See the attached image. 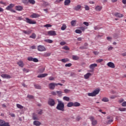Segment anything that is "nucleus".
Segmentation results:
<instances>
[{
	"mask_svg": "<svg viewBox=\"0 0 126 126\" xmlns=\"http://www.w3.org/2000/svg\"><path fill=\"white\" fill-rule=\"evenodd\" d=\"M122 107H126V101H124L122 103Z\"/></svg>",
	"mask_w": 126,
	"mask_h": 126,
	"instance_id": "obj_53",
	"label": "nucleus"
},
{
	"mask_svg": "<svg viewBox=\"0 0 126 126\" xmlns=\"http://www.w3.org/2000/svg\"><path fill=\"white\" fill-rule=\"evenodd\" d=\"M67 107H68V108L73 107V102H68L67 104Z\"/></svg>",
	"mask_w": 126,
	"mask_h": 126,
	"instance_id": "obj_25",
	"label": "nucleus"
},
{
	"mask_svg": "<svg viewBox=\"0 0 126 126\" xmlns=\"http://www.w3.org/2000/svg\"><path fill=\"white\" fill-rule=\"evenodd\" d=\"M48 35L49 36H56L57 35V32L55 31H49L47 32Z\"/></svg>",
	"mask_w": 126,
	"mask_h": 126,
	"instance_id": "obj_8",
	"label": "nucleus"
},
{
	"mask_svg": "<svg viewBox=\"0 0 126 126\" xmlns=\"http://www.w3.org/2000/svg\"><path fill=\"white\" fill-rule=\"evenodd\" d=\"M70 91V90L68 89H65L64 90V93H69V92Z\"/></svg>",
	"mask_w": 126,
	"mask_h": 126,
	"instance_id": "obj_60",
	"label": "nucleus"
},
{
	"mask_svg": "<svg viewBox=\"0 0 126 126\" xmlns=\"http://www.w3.org/2000/svg\"><path fill=\"white\" fill-rule=\"evenodd\" d=\"M16 9L19 11H21V10L23 9V7L20 5L16 6Z\"/></svg>",
	"mask_w": 126,
	"mask_h": 126,
	"instance_id": "obj_21",
	"label": "nucleus"
},
{
	"mask_svg": "<svg viewBox=\"0 0 126 126\" xmlns=\"http://www.w3.org/2000/svg\"><path fill=\"white\" fill-rule=\"evenodd\" d=\"M89 119L90 120L91 122H92V126H95L97 125V124H98V122L95 119L94 117L90 116L89 117Z\"/></svg>",
	"mask_w": 126,
	"mask_h": 126,
	"instance_id": "obj_3",
	"label": "nucleus"
},
{
	"mask_svg": "<svg viewBox=\"0 0 126 126\" xmlns=\"http://www.w3.org/2000/svg\"><path fill=\"white\" fill-rule=\"evenodd\" d=\"M56 109L59 111L64 112V103L63 101L59 100Z\"/></svg>",
	"mask_w": 126,
	"mask_h": 126,
	"instance_id": "obj_1",
	"label": "nucleus"
},
{
	"mask_svg": "<svg viewBox=\"0 0 126 126\" xmlns=\"http://www.w3.org/2000/svg\"><path fill=\"white\" fill-rule=\"evenodd\" d=\"M81 7L82 6H81L80 4H78L77 6H75L73 8L74 10H76V11H77L78 10H79V9H81Z\"/></svg>",
	"mask_w": 126,
	"mask_h": 126,
	"instance_id": "obj_16",
	"label": "nucleus"
},
{
	"mask_svg": "<svg viewBox=\"0 0 126 126\" xmlns=\"http://www.w3.org/2000/svg\"><path fill=\"white\" fill-rule=\"evenodd\" d=\"M81 120V117H80V116H77L76 118V121H77V122H79V121H80Z\"/></svg>",
	"mask_w": 126,
	"mask_h": 126,
	"instance_id": "obj_49",
	"label": "nucleus"
},
{
	"mask_svg": "<svg viewBox=\"0 0 126 126\" xmlns=\"http://www.w3.org/2000/svg\"><path fill=\"white\" fill-rule=\"evenodd\" d=\"M34 126H41V122L35 120L33 122V123Z\"/></svg>",
	"mask_w": 126,
	"mask_h": 126,
	"instance_id": "obj_18",
	"label": "nucleus"
},
{
	"mask_svg": "<svg viewBox=\"0 0 126 126\" xmlns=\"http://www.w3.org/2000/svg\"><path fill=\"white\" fill-rule=\"evenodd\" d=\"M44 42H46V43H49V44H52L53 43V40L51 39H45Z\"/></svg>",
	"mask_w": 126,
	"mask_h": 126,
	"instance_id": "obj_33",
	"label": "nucleus"
},
{
	"mask_svg": "<svg viewBox=\"0 0 126 126\" xmlns=\"http://www.w3.org/2000/svg\"><path fill=\"white\" fill-rule=\"evenodd\" d=\"M43 27H52V25H51L50 24H47L45 25H44Z\"/></svg>",
	"mask_w": 126,
	"mask_h": 126,
	"instance_id": "obj_50",
	"label": "nucleus"
},
{
	"mask_svg": "<svg viewBox=\"0 0 126 126\" xmlns=\"http://www.w3.org/2000/svg\"><path fill=\"white\" fill-rule=\"evenodd\" d=\"M49 80H51V81L55 80V78H54L53 77H52V76L49 77Z\"/></svg>",
	"mask_w": 126,
	"mask_h": 126,
	"instance_id": "obj_59",
	"label": "nucleus"
},
{
	"mask_svg": "<svg viewBox=\"0 0 126 126\" xmlns=\"http://www.w3.org/2000/svg\"><path fill=\"white\" fill-rule=\"evenodd\" d=\"M70 4V0H65L64 2V5H69Z\"/></svg>",
	"mask_w": 126,
	"mask_h": 126,
	"instance_id": "obj_24",
	"label": "nucleus"
},
{
	"mask_svg": "<svg viewBox=\"0 0 126 126\" xmlns=\"http://www.w3.org/2000/svg\"><path fill=\"white\" fill-rule=\"evenodd\" d=\"M72 65V64L71 63H69L65 64V67H70Z\"/></svg>",
	"mask_w": 126,
	"mask_h": 126,
	"instance_id": "obj_43",
	"label": "nucleus"
},
{
	"mask_svg": "<svg viewBox=\"0 0 126 126\" xmlns=\"http://www.w3.org/2000/svg\"><path fill=\"white\" fill-rule=\"evenodd\" d=\"M28 60H29L30 62H32V57H30L28 58Z\"/></svg>",
	"mask_w": 126,
	"mask_h": 126,
	"instance_id": "obj_64",
	"label": "nucleus"
},
{
	"mask_svg": "<svg viewBox=\"0 0 126 126\" xmlns=\"http://www.w3.org/2000/svg\"><path fill=\"white\" fill-rule=\"evenodd\" d=\"M26 20L28 23H30V24H32V21H31V20H30L29 18H26Z\"/></svg>",
	"mask_w": 126,
	"mask_h": 126,
	"instance_id": "obj_37",
	"label": "nucleus"
},
{
	"mask_svg": "<svg viewBox=\"0 0 126 126\" xmlns=\"http://www.w3.org/2000/svg\"><path fill=\"white\" fill-rule=\"evenodd\" d=\"M22 32L25 34H27L28 35H29V34H31V32H32L31 30H28V31L23 30Z\"/></svg>",
	"mask_w": 126,
	"mask_h": 126,
	"instance_id": "obj_22",
	"label": "nucleus"
},
{
	"mask_svg": "<svg viewBox=\"0 0 126 126\" xmlns=\"http://www.w3.org/2000/svg\"><path fill=\"white\" fill-rule=\"evenodd\" d=\"M101 101L103 102H109V99L107 97H103Z\"/></svg>",
	"mask_w": 126,
	"mask_h": 126,
	"instance_id": "obj_36",
	"label": "nucleus"
},
{
	"mask_svg": "<svg viewBox=\"0 0 126 126\" xmlns=\"http://www.w3.org/2000/svg\"><path fill=\"white\" fill-rule=\"evenodd\" d=\"M45 57H50V56H51V53H46L45 54Z\"/></svg>",
	"mask_w": 126,
	"mask_h": 126,
	"instance_id": "obj_62",
	"label": "nucleus"
},
{
	"mask_svg": "<svg viewBox=\"0 0 126 126\" xmlns=\"http://www.w3.org/2000/svg\"><path fill=\"white\" fill-rule=\"evenodd\" d=\"M61 62L62 63H67V62H69V59L67 58L63 59L61 60Z\"/></svg>",
	"mask_w": 126,
	"mask_h": 126,
	"instance_id": "obj_26",
	"label": "nucleus"
},
{
	"mask_svg": "<svg viewBox=\"0 0 126 126\" xmlns=\"http://www.w3.org/2000/svg\"><path fill=\"white\" fill-rule=\"evenodd\" d=\"M125 100L123 98H121L119 100V103H123Z\"/></svg>",
	"mask_w": 126,
	"mask_h": 126,
	"instance_id": "obj_56",
	"label": "nucleus"
},
{
	"mask_svg": "<svg viewBox=\"0 0 126 126\" xmlns=\"http://www.w3.org/2000/svg\"><path fill=\"white\" fill-rule=\"evenodd\" d=\"M94 30H100V29H101V28L99 27V26H94Z\"/></svg>",
	"mask_w": 126,
	"mask_h": 126,
	"instance_id": "obj_38",
	"label": "nucleus"
},
{
	"mask_svg": "<svg viewBox=\"0 0 126 126\" xmlns=\"http://www.w3.org/2000/svg\"><path fill=\"white\" fill-rule=\"evenodd\" d=\"M18 65L20 66V67H23L24 66V63H23V61L20 60L18 63H17Z\"/></svg>",
	"mask_w": 126,
	"mask_h": 126,
	"instance_id": "obj_14",
	"label": "nucleus"
},
{
	"mask_svg": "<svg viewBox=\"0 0 126 126\" xmlns=\"http://www.w3.org/2000/svg\"><path fill=\"white\" fill-rule=\"evenodd\" d=\"M34 86L36 89H41V88L40 86L38 84H34Z\"/></svg>",
	"mask_w": 126,
	"mask_h": 126,
	"instance_id": "obj_34",
	"label": "nucleus"
},
{
	"mask_svg": "<svg viewBox=\"0 0 126 126\" xmlns=\"http://www.w3.org/2000/svg\"><path fill=\"white\" fill-rule=\"evenodd\" d=\"M38 17H40V15L36 13H33L32 14V18H38Z\"/></svg>",
	"mask_w": 126,
	"mask_h": 126,
	"instance_id": "obj_23",
	"label": "nucleus"
},
{
	"mask_svg": "<svg viewBox=\"0 0 126 126\" xmlns=\"http://www.w3.org/2000/svg\"><path fill=\"white\" fill-rule=\"evenodd\" d=\"M32 119L34 121H38L39 120V116H38V114L36 113H33L32 114Z\"/></svg>",
	"mask_w": 126,
	"mask_h": 126,
	"instance_id": "obj_9",
	"label": "nucleus"
},
{
	"mask_svg": "<svg viewBox=\"0 0 126 126\" xmlns=\"http://www.w3.org/2000/svg\"><path fill=\"white\" fill-rule=\"evenodd\" d=\"M80 106V103L78 102H75L73 103V107H79Z\"/></svg>",
	"mask_w": 126,
	"mask_h": 126,
	"instance_id": "obj_27",
	"label": "nucleus"
},
{
	"mask_svg": "<svg viewBox=\"0 0 126 126\" xmlns=\"http://www.w3.org/2000/svg\"><path fill=\"white\" fill-rule=\"evenodd\" d=\"M56 84H57V83H51L49 84V88L51 90H54V89H55V88L56 87V86H57V85H56Z\"/></svg>",
	"mask_w": 126,
	"mask_h": 126,
	"instance_id": "obj_6",
	"label": "nucleus"
},
{
	"mask_svg": "<svg viewBox=\"0 0 126 126\" xmlns=\"http://www.w3.org/2000/svg\"><path fill=\"white\" fill-rule=\"evenodd\" d=\"M83 24H84V25L86 26H89V23L87 22H84Z\"/></svg>",
	"mask_w": 126,
	"mask_h": 126,
	"instance_id": "obj_54",
	"label": "nucleus"
},
{
	"mask_svg": "<svg viewBox=\"0 0 126 126\" xmlns=\"http://www.w3.org/2000/svg\"><path fill=\"white\" fill-rule=\"evenodd\" d=\"M61 1H63V0H56L55 2V3L56 4L58 3H60Z\"/></svg>",
	"mask_w": 126,
	"mask_h": 126,
	"instance_id": "obj_48",
	"label": "nucleus"
},
{
	"mask_svg": "<svg viewBox=\"0 0 126 126\" xmlns=\"http://www.w3.org/2000/svg\"><path fill=\"white\" fill-rule=\"evenodd\" d=\"M48 74L44 73V74H41L37 76L38 78H41L43 77H46V76H47Z\"/></svg>",
	"mask_w": 126,
	"mask_h": 126,
	"instance_id": "obj_20",
	"label": "nucleus"
},
{
	"mask_svg": "<svg viewBox=\"0 0 126 126\" xmlns=\"http://www.w3.org/2000/svg\"><path fill=\"white\" fill-rule=\"evenodd\" d=\"M65 29H66V25L63 24L61 27V30L64 31Z\"/></svg>",
	"mask_w": 126,
	"mask_h": 126,
	"instance_id": "obj_30",
	"label": "nucleus"
},
{
	"mask_svg": "<svg viewBox=\"0 0 126 126\" xmlns=\"http://www.w3.org/2000/svg\"><path fill=\"white\" fill-rule=\"evenodd\" d=\"M99 92H100L99 90H95L92 93H88V96H90L94 97V96H96V95H98V94H99Z\"/></svg>",
	"mask_w": 126,
	"mask_h": 126,
	"instance_id": "obj_2",
	"label": "nucleus"
},
{
	"mask_svg": "<svg viewBox=\"0 0 126 126\" xmlns=\"http://www.w3.org/2000/svg\"><path fill=\"white\" fill-rule=\"evenodd\" d=\"M72 59L74 61H78V60H79V57L77 56L73 55L72 56Z\"/></svg>",
	"mask_w": 126,
	"mask_h": 126,
	"instance_id": "obj_28",
	"label": "nucleus"
},
{
	"mask_svg": "<svg viewBox=\"0 0 126 126\" xmlns=\"http://www.w3.org/2000/svg\"><path fill=\"white\" fill-rule=\"evenodd\" d=\"M37 50L39 52H44L46 51V48H45L44 46L39 45L38 46Z\"/></svg>",
	"mask_w": 126,
	"mask_h": 126,
	"instance_id": "obj_7",
	"label": "nucleus"
},
{
	"mask_svg": "<svg viewBox=\"0 0 126 126\" xmlns=\"http://www.w3.org/2000/svg\"><path fill=\"white\" fill-rule=\"evenodd\" d=\"M48 104L49 105V106H51V107H53V106H55L56 105V101H55V100L52 98H50L48 100Z\"/></svg>",
	"mask_w": 126,
	"mask_h": 126,
	"instance_id": "obj_4",
	"label": "nucleus"
},
{
	"mask_svg": "<svg viewBox=\"0 0 126 126\" xmlns=\"http://www.w3.org/2000/svg\"><path fill=\"white\" fill-rule=\"evenodd\" d=\"M32 62H34V63H38L39 62V60L37 58H32Z\"/></svg>",
	"mask_w": 126,
	"mask_h": 126,
	"instance_id": "obj_44",
	"label": "nucleus"
},
{
	"mask_svg": "<svg viewBox=\"0 0 126 126\" xmlns=\"http://www.w3.org/2000/svg\"><path fill=\"white\" fill-rule=\"evenodd\" d=\"M119 110L120 111V112H125L126 111V108H119Z\"/></svg>",
	"mask_w": 126,
	"mask_h": 126,
	"instance_id": "obj_41",
	"label": "nucleus"
},
{
	"mask_svg": "<svg viewBox=\"0 0 126 126\" xmlns=\"http://www.w3.org/2000/svg\"><path fill=\"white\" fill-rule=\"evenodd\" d=\"M56 93L58 94V96H62V94H63V92L61 91H56Z\"/></svg>",
	"mask_w": 126,
	"mask_h": 126,
	"instance_id": "obj_39",
	"label": "nucleus"
},
{
	"mask_svg": "<svg viewBox=\"0 0 126 126\" xmlns=\"http://www.w3.org/2000/svg\"><path fill=\"white\" fill-rule=\"evenodd\" d=\"M16 106H17V108H18V109H20L21 110V109H23V108H24L23 106H22L19 104H17Z\"/></svg>",
	"mask_w": 126,
	"mask_h": 126,
	"instance_id": "obj_35",
	"label": "nucleus"
},
{
	"mask_svg": "<svg viewBox=\"0 0 126 126\" xmlns=\"http://www.w3.org/2000/svg\"><path fill=\"white\" fill-rule=\"evenodd\" d=\"M63 100H64V101H66L67 102H69V100H70V98H69V97L67 96H64L63 97Z\"/></svg>",
	"mask_w": 126,
	"mask_h": 126,
	"instance_id": "obj_29",
	"label": "nucleus"
},
{
	"mask_svg": "<svg viewBox=\"0 0 126 126\" xmlns=\"http://www.w3.org/2000/svg\"><path fill=\"white\" fill-rule=\"evenodd\" d=\"M71 26H75V25H76V21L72 20L71 21Z\"/></svg>",
	"mask_w": 126,
	"mask_h": 126,
	"instance_id": "obj_31",
	"label": "nucleus"
},
{
	"mask_svg": "<svg viewBox=\"0 0 126 126\" xmlns=\"http://www.w3.org/2000/svg\"><path fill=\"white\" fill-rule=\"evenodd\" d=\"M102 8H103V6H99V5H97L95 7V10L96 11H101V10H102Z\"/></svg>",
	"mask_w": 126,
	"mask_h": 126,
	"instance_id": "obj_15",
	"label": "nucleus"
},
{
	"mask_svg": "<svg viewBox=\"0 0 126 126\" xmlns=\"http://www.w3.org/2000/svg\"><path fill=\"white\" fill-rule=\"evenodd\" d=\"M51 94H52V95H53V96H56L57 95V92H51Z\"/></svg>",
	"mask_w": 126,
	"mask_h": 126,
	"instance_id": "obj_55",
	"label": "nucleus"
},
{
	"mask_svg": "<svg viewBox=\"0 0 126 126\" xmlns=\"http://www.w3.org/2000/svg\"><path fill=\"white\" fill-rule=\"evenodd\" d=\"M14 7V4L11 3L6 8V10H11Z\"/></svg>",
	"mask_w": 126,
	"mask_h": 126,
	"instance_id": "obj_13",
	"label": "nucleus"
},
{
	"mask_svg": "<svg viewBox=\"0 0 126 126\" xmlns=\"http://www.w3.org/2000/svg\"><path fill=\"white\" fill-rule=\"evenodd\" d=\"M1 76L2 77V78H6V79L11 78V76H10V75L6 74H3L1 75Z\"/></svg>",
	"mask_w": 126,
	"mask_h": 126,
	"instance_id": "obj_10",
	"label": "nucleus"
},
{
	"mask_svg": "<svg viewBox=\"0 0 126 126\" xmlns=\"http://www.w3.org/2000/svg\"><path fill=\"white\" fill-rule=\"evenodd\" d=\"M98 65L97 63H93L89 66V68L91 69V70L90 71V72H93L94 71V69L97 67Z\"/></svg>",
	"mask_w": 126,
	"mask_h": 126,
	"instance_id": "obj_5",
	"label": "nucleus"
},
{
	"mask_svg": "<svg viewBox=\"0 0 126 126\" xmlns=\"http://www.w3.org/2000/svg\"><path fill=\"white\" fill-rule=\"evenodd\" d=\"M75 32L77 33V34H81V33H82V32L80 30H76Z\"/></svg>",
	"mask_w": 126,
	"mask_h": 126,
	"instance_id": "obj_42",
	"label": "nucleus"
},
{
	"mask_svg": "<svg viewBox=\"0 0 126 126\" xmlns=\"http://www.w3.org/2000/svg\"><path fill=\"white\" fill-rule=\"evenodd\" d=\"M79 28L83 32H84V31H85L86 29H87V27H80Z\"/></svg>",
	"mask_w": 126,
	"mask_h": 126,
	"instance_id": "obj_32",
	"label": "nucleus"
},
{
	"mask_svg": "<svg viewBox=\"0 0 126 126\" xmlns=\"http://www.w3.org/2000/svg\"><path fill=\"white\" fill-rule=\"evenodd\" d=\"M4 123V121L0 119V126H2Z\"/></svg>",
	"mask_w": 126,
	"mask_h": 126,
	"instance_id": "obj_52",
	"label": "nucleus"
},
{
	"mask_svg": "<svg viewBox=\"0 0 126 126\" xmlns=\"http://www.w3.org/2000/svg\"><path fill=\"white\" fill-rule=\"evenodd\" d=\"M35 38H36V34H35V33H32V38L35 39Z\"/></svg>",
	"mask_w": 126,
	"mask_h": 126,
	"instance_id": "obj_63",
	"label": "nucleus"
},
{
	"mask_svg": "<svg viewBox=\"0 0 126 126\" xmlns=\"http://www.w3.org/2000/svg\"><path fill=\"white\" fill-rule=\"evenodd\" d=\"M85 8L86 10H89L90 8H89V6H88V5H86L85 6Z\"/></svg>",
	"mask_w": 126,
	"mask_h": 126,
	"instance_id": "obj_61",
	"label": "nucleus"
},
{
	"mask_svg": "<svg viewBox=\"0 0 126 126\" xmlns=\"http://www.w3.org/2000/svg\"><path fill=\"white\" fill-rule=\"evenodd\" d=\"M37 114H38V115H42V114H43V110L39 109L37 110Z\"/></svg>",
	"mask_w": 126,
	"mask_h": 126,
	"instance_id": "obj_40",
	"label": "nucleus"
},
{
	"mask_svg": "<svg viewBox=\"0 0 126 126\" xmlns=\"http://www.w3.org/2000/svg\"><path fill=\"white\" fill-rule=\"evenodd\" d=\"M2 126H10L9 124L8 123H5V122L4 121V123H3V125Z\"/></svg>",
	"mask_w": 126,
	"mask_h": 126,
	"instance_id": "obj_45",
	"label": "nucleus"
},
{
	"mask_svg": "<svg viewBox=\"0 0 126 126\" xmlns=\"http://www.w3.org/2000/svg\"><path fill=\"white\" fill-rule=\"evenodd\" d=\"M32 3V0H22V3L24 4H28V3Z\"/></svg>",
	"mask_w": 126,
	"mask_h": 126,
	"instance_id": "obj_17",
	"label": "nucleus"
},
{
	"mask_svg": "<svg viewBox=\"0 0 126 126\" xmlns=\"http://www.w3.org/2000/svg\"><path fill=\"white\" fill-rule=\"evenodd\" d=\"M65 44H66V43L64 41H62L60 43V45H61V46H64V45H65Z\"/></svg>",
	"mask_w": 126,
	"mask_h": 126,
	"instance_id": "obj_58",
	"label": "nucleus"
},
{
	"mask_svg": "<svg viewBox=\"0 0 126 126\" xmlns=\"http://www.w3.org/2000/svg\"><path fill=\"white\" fill-rule=\"evenodd\" d=\"M93 53L95 56H98V55H99V52L98 51H94Z\"/></svg>",
	"mask_w": 126,
	"mask_h": 126,
	"instance_id": "obj_57",
	"label": "nucleus"
},
{
	"mask_svg": "<svg viewBox=\"0 0 126 126\" xmlns=\"http://www.w3.org/2000/svg\"><path fill=\"white\" fill-rule=\"evenodd\" d=\"M103 59H98V60H96L95 61L96 63H102V62H103Z\"/></svg>",
	"mask_w": 126,
	"mask_h": 126,
	"instance_id": "obj_46",
	"label": "nucleus"
},
{
	"mask_svg": "<svg viewBox=\"0 0 126 126\" xmlns=\"http://www.w3.org/2000/svg\"><path fill=\"white\" fill-rule=\"evenodd\" d=\"M114 15L116 16V17H118L119 18H122V17H124V15H123V14H121L118 12L115 13Z\"/></svg>",
	"mask_w": 126,
	"mask_h": 126,
	"instance_id": "obj_12",
	"label": "nucleus"
},
{
	"mask_svg": "<svg viewBox=\"0 0 126 126\" xmlns=\"http://www.w3.org/2000/svg\"><path fill=\"white\" fill-rule=\"evenodd\" d=\"M92 74L91 73H87L85 75H84V78L85 79H88L89 77L91 76Z\"/></svg>",
	"mask_w": 126,
	"mask_h": 126,
	"instance_id": "obj_19",
	"label": "nucleus"
},
{
	"mask_svg": "<svg viewBox=\"0 0 126 126\" xmlns=\"http://www.w3.org/2000/svg\"><path fill=\"white\" fill-rule=\"evenodd\" d=\"M107 65L109 66V67H111V68H115V64L112 62H109L107 63Z\"/></svg>",
	"mask_w": 126,
	"mask_h": 126,
	"instance_id": "obj_11",
	"label": "nucleus"
},
{
	"mask_svg": "<svg viewBox=\"0 0 126 126\" xmlns=\"http://www.w3.org/2000/svg\"><path fill=\"white\" fill-rule=\"evenodd\" d=\"M63 50H69V48L67 46L63 47Z\"/></svg>",
	"mask_w": 126,
	"mask_h": 126,
	"instance_id": "obj_51",
	"label": "nucleus"
},
{
	"mask_svg": "<svg viewBox=\"0 0 126 126\" xmlns=\"http://www.w3.org/2000/svg\"><path fill=\"white\" fill-rule=\"evenodd\" d=\"M44 71H45V68L42 67L39 69V72H41V73L44 72Z\"/></svg>",
	"mask_w": 126,
	"mask_h": 126,
	"instance_id": "obj_47",
	"label": "nucleus"
}]
</instances>
